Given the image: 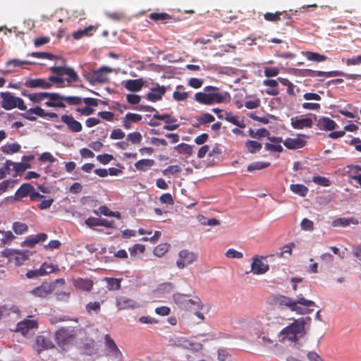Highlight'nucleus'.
Masks as SVG:
<instances>
[{
  "label": "nucleus",
  "mask_w": 361,
  "mask_h": 361,
  "mask_svg": "<svg viewBox=\"0 0 361 361\" xmlns=\"http://www.w3.org/2000/svg\"><path fill=\"white\" fill-rule=\"evenodd\" d=\"M227 93L224 94L220 92V90L214 86H206L202 92L195 94L194 99L204 105H212L224 102Z\"/></svg>",
  "instance_id": "f257e3e1"
},
{
  "label": "nucleus",
  "mask_w": 361,
  "mask_h": 361,
  "mask_svg": "<svg viewBox=\"0 0 361 361\" xmlns=\"http://www.w3.org/2000/svg\"><path fill=\"white\" fill-rule=\"evenodd\" d=\"M310 319V317H306L295 320L291 324L281 330L282 340L295 341L298 336L303 332L307 321Z\"/></svg>",
  "instance_id": "f03ea898"
},
{
  "label": "nucleus",
  "mask_w": 361,
  "mask_h": 361,
  "mask_svg": "<svg viewBox=\"0 0 361 361\" xmlns=\"http://www.w3.org/2000/svg\"><path fill=\"white\" fill-rule=\"evenodd\" d=\"M76 336V331L72 327H62L55 334V341L57 345L63 349L67 348Z\"/></svg>",
  "instance_id": "7ed1b4c3"
},
{
  "label": "nucleus",
  "mask_w": 361,
  "mask_h": 361,
  "mask_svg": "<svg viewBox=\"0 0 361 361\" xmlns=\"http://www.w3.org/2000/svg\"><path fill=\"white\" fill-rule=\"evenodd\" d=\"M188 298V295L180 294L179 293H176L173 295L174 302L181 309H202L203 304L198 297H195L191 299Z\"/></svg>",
  "instance_id": "20e7f679"
},
{
  "label": "nucleus",
  "mask_w": 361,
  "mask_h": 361,
  "mask_svg": "<svg viewBox=\"0 0 361 361\" xmlns=\"http://www.w3.org/2000/svg\"><path fill=\"white\" fill-rule=\"evenodd\" d=\"M169 343L171 345L188 349L195 353L199 352L203 348L202 343H195L192 340L183 336H173L170 338Z\"/></svg>",
  "instance_id": "39448f33"
},
{
  "label": "nucleus",
  "mask_w": 361,
  "mask_h": 361,
  "mask_svg": "<svg viewBox=\"0 0 361 361\" xmlns=\"http://www.w3.org/2000/svg\"><path fill=\"white\" fill-rule=\"evenodd\" d=\"M104 344L106 346V356L111 357L116 361H121L123 355L114 341L109 334L104 336Z\"/></svg>",
  "instance_id": "423d86ee"
},
{
  "label": "nucleus",
  "mask_w": 361,
  "mask_h": 361,
  "mask_svg": "<svg viewBox=\"0 0 361 361\" xmlns=\"http://www.w3.org/2000/svg\"><path fill=\"white\" fill-rule=\"evenodd\" d=\"M111 72H113V69L111 68L102 66L99 69L90 73L87 77V80L92 84L104 82L108 80V75Z\"/></svg>",
  "instance_id": "0eeeda50"
},
{
  "label": "nucleus",
  "mask_w": 361,
  "mask_h": 361,
  "mask_svg": "<svg viewBox=\"0 0 361 361\" xmlns=\"http://www.w3.org/2000/svg\"><path fill=\"white\" fill-rule=\"evenodd\" d=\"M31 316H27V319L19 322L16 327V331L21 333L23 336L29 334L30 330L37 329L38 328L37 322L35 319H30Z\"/></svg>",
  "instance_id": "6e6552de"
},
{
  "label": "nucleus",
  "mask_w": 361,
  "mask_h": 361,
  "mask_svg": "<svg viewBox=\"0 0 361 361\" xmlns=\"http://www.w3.org/2000/svg\"><path fill=\"white\" fill-rule=\"evenodd\" d=\"M196 259V254L187 250H183L179 252L176 265L179 269H183L185 267L192 264Z\"/></svg>",
  "instance_id": "1a4fd4ad"
},
{
  "label": "nucleus",
  "mask_w": 361,
  "mask_h": 361,
  "mask_svg": "<svg viewBox=\"0 0 361 361\" xmlns=\"http://www.w3.org/2000/svg\"><path fill=\"white\" fill-rule=\"evenodd\" d=\"M61 60L62 61V65L54 66L53 67H51V71L59 75H63V74H65L68 75L71 80L76 81L78 76L75 71L73 68L66 67L65 66V61L63 59H61Z\"/></svg>",
  "instance_id": "9d476101"
},
{
  "label": "nucleus",
  "mask_w": 361,
  "mask_h": 361,
  "mask_svg": "<svg viewBox=\"0 0 361 361\" xmlns=\"http://www.w3.org/2000/svg\"><path fill=\"white\" fill-rule=\"evenodd\" d=\"M278 302L280 305H284L288 307L290 310L295 311L297 313L301 314L309 313V312L305 311V307H301L300 306L298 305L297 302L290 298L281 295L278 298Z\"/></svg>",
  "instance_id": "9b49d317"
},
{
  "label": "nucleus",
  "mask_w": 361,
  "mask_h": 361,
  "mask_svg": "<svg viewBox=\"0 0 361 361\" xmlns=\"http://www.w3.org/2000/svg\"><path fill=\"white\" fill-rule=\"evenodd\" d=\"M55 271L53 265L43 263L41 267L35 270H30L26 273V276L28 279H35L39 276H45L48 274L52 273Z\"/></svg>",
  "instance_id": "f8f14e48"
},
{
  "label": "nucleus",
  "mask_w": 361,
  "mask_h": 361,
  "mask_svg": "<svg viewBox=\"0 0 361 361\" xmlns=\"http://www.w3.org/2000/svg\"><path fill=\"white\" fill-rule=\"evenodd\" d=\"M269 266L264 264L257 256L252 258V263L251 264L250 271H246L245 274H248L252 272L255 275L264 274L269 271Z\"/></svg>",
  "instance_id": "ddd939ff"
},
{
  "label": "nucleus",
  "mask_w": 361,
  "mask_h": 361,
  "mask_svg": "<svg viewBox=\"0 0 361 361\" xmlns=\"http://www.w3.org/2000/svg\"><path fill=\"white\" fill-rule=\"evenodd\" d=\"M52 341L44 336H37L36 337L35 343L34 348L39 354L42 351L51 349L54 347Z\"/></svg>",
  "instance_id": "4468645a"
},
{
  "label": "nucleus",
  "mask_w": 361,
  "mask_h": 361,
  "mask_svg": "<svg viewBox=\"0 0 361 361\" xmlns=\"http://www.w3.org/2000/svg\"><path fill=\"white\" fill-rule=\"evenodd\" d=\"M166 92L165 86H160L157 84L156 87H152L151 91L147 94L146 99L150 102H156L162 99Z\"/></svg>",
  "instance_id": "2eb2a0df"
},
{
  "label": "nucleus",
  "mask_w": 361,
  "mask_h": 361,
  "mask_svg": "<svg viewBox=\"0 0 361 361\" xmlns=\"http://www.w3.org/2000/svg\"><path fill=\"white\" fill-rule=\"evenodd\" d=\"M85 225L88 227L93 228L94 226H102L106 228H115L116 226L113 221H109L106 219H97L89 217L85 221Z\"/></svg>",
  "instance_id": "dca6fc26"
},
{
  "label": "nucleus",
  "mask_w": 361,
  "mask_h": 361,
  "mask_svg": "<svg viewBox=\"0 0 361 361\" xmlns=\"http://www.w3.org/2000/svg\"><path fill=\"white\" fill-rule=\"evenodd\" d=\"M61 121L66 123L69 130L73 133H79L82 130V124L74 119L71 115H63L61 118Z\"/></svg>",
  "instance_id": "f3484780"
},
{
  "label": "nucleus",
  "mask_w": 361,
  "mask_h": 361,
  "mask_svg": "<svg viewBox=\"0 0 361 361\" xmlns=\"http://www.w3.org/2000/svg\"><path fill=\"white\" fill-rule=\"evenodd\" d=\"M291 126L294 129H303L304 128H311L312 120L308 117L296 116L290 119Z\"/></svg>",
  "instance_id": "a211bd4d"
},
{
  "label": "nucleus",
  "mask_w": 361,
  "mask_h": 361,
  "mask_svg": "<svg viewBox=\"0 0 361 361\" xmlns=\"http://www.w3.org/2000/svg\"><path fill=\"white\" fill-rule=\"evenodd\" d=\"M0 97L2 99L1 106L6 110H11L16 108V101L17 97H14L11 93L1 92Z\"/></svg>",
  "instance_id": "6ab92c4d"
},
{
  "label": "nucleus",
  "mask_w": 361,
  "mask_h": 361,
  "mask_svg": "<svg viewBox=\"0 0 361 361\" xmlns=\"http://www.w3.org/2000/svg\"><path fill=\"white\" fill-rule=\"evenodd\" d=\"M25 85L30 88H42L49 89L52 85L51 82L47 81L45 79L36 78V79H28L26 80Z\"/></svg>",
  "instance_id": "aec40b11"
},
{
  "label": "nucleus",
  "mask_w": 361,
  "mask_h": 361,
  "mask_svg": "<svg viewBox=\"0 0 361 361\" xmlns=\"http://www.w3.org/2000/svg\"><path fill=\"white\" fill-rule=\"evenodd\" d=\"M54 290L53 284L43 283L40 286L34 288L32 293L35 296L44 298Z\"/></svg>",
  "instance_id": "412c9836"
},
{
  "label": "nucleus",
  "mask_w": 361,
  "mask_h": 361,
  "mask_svg": "<svg viewBox=\"0 0 361 361\" xmlns=\"http://www.w3.org/2000/svg\"><path fill=\"white\" fill-rule=\"evenodd\" d=\"M144 85V82L142 78L139 79H130L124 82V87L129 91L138 92Z\"/></svg>",
  "instance_id": "4be33fe9"
},
{
  "label": "nucleus",
  "mask_w": 361,
  "mask_h": 361,
  "mask_svg": "<svg viewBox=\"0 0 361 361\" xmlns=\"http://www.w3.org/2000/svg\"><path fill=\"white\" fill-rule=\"evenodd\" d=\"M305 140L301 139L300 137L297 138H287L283 141V145L288 149H296L302 148L305 145Z\"/></svg>",
  "instance_id": "5701e85b"
},
{
  "label": "nucleus",
  "mask_w": 361,
  "mask_h": 361,
  "mask_svg": "<svg viewBox=\"0 0 361 361\" xmlns=\"http://www.w3.org/2000/svg\"><path fill=\"white\" fill-rule=\"evenodd\" d=\"M116 306L119 310L128 308L134 309L137 307L135 301L124 296H121L116 298Z\"/></svg>",
  "instance_id": "b1692460"
},
{
  "label": "nucleus",
  "mask_w": 361,
  "mask_h": 361,
  "mask_svg": "<svg viewBox=\"0 0 361 361\" xmlns=\"http://www.w3.org/2000/svg\"><path fill=\"white\" fill-rule=\"evenodd\" d=\"M317 126L321 130H332L336 128V123L327 117H322L318 119L317 123Z\"/></svg>",
  "instance_id": "393cba45"
},
{
  "label": "nucleus",
  "mask_w": 361,
  "mask_h": 361,
  "mask_svg": "<svg viewBox=\"0 0 361 361\" xmlns=\"http://www.w3.org/2000/svg\"><path fill=\"white\" fill-rule=\"evenodd\" d=\"M35 190V188L30 183H23L16 192V199L18 200L27 195H30L32 191Z\"/></svg>",
  "instance_id": "a878e982"
},
{
  "label": "nucleus",
  "mask_w": 361,
  "mask_h": 361,
  "mask_svg": "<svg viewBox=\"0 0 361 361\" xmlns=\"http://www.w3.org/2000/svg\"><path fill=\"white\" fill-rule=\"evenodd\" d=\"M358 220L355 219L354 217H350V218H345V217H340L337 218L332 222V226L334 227L341 226V227H346L349 226L350 224H353L354 225L358 224Z\"/></svg>",
  "instance_id": "bb28decb"
},
{
  "label": "nucleus",
  "mask_w": 361,
  "mask_h": 361,
  "mask_svg": "<svg viewBox=\"0 0 361 361\" xmlns=\"http://www.w3.org/2000/svg\"><path fill=\"white\" fill-rule=\"evenodd\" d=\"M295 301L297 302L298 305L301 307H305V311H307L309 313L313 311V309H310V307L317 306L314 301L305 299L302 294L298 295L297 300Z\"/></svg>",
  "instance_id": "cd10ccee"
},
{
  "label": "nucleus",
  "mask_w": 361,
  "mask_h": 361,
  "mask_svg": "<svg viewBox=\"0 0 361 361\" xmlns=\"http://www.w3.org/2000/svg\"><path fill=\"white\" fill-rule=\"evenodd\" d=\"M33 103H40L42 100H44L45 98H49L51 101L54 102L56 100V98L59 97L56 93H51V92H40V93H35L34 94V96H32Z\"/></svg>",
  "instance_id": "c85d7f7f"
},
{
  "label": "nucleus",
  "mask_w": 361,
  "mask_h": 361,
  "mask_svg": "<svg viewBox=\"0 0 361 361\" xmlns=\"http://www.w3.org/2000/svg\"><path fill=\"white\" fill-rule=\"evenodd\" d=\"M15 238L16 236L11 231H4L0 230V247L10 245Z\"/></svg>",
  "instance_id": "c756f323"
},
{
  "label": "nucleus",
  "mask_w": 361,
  "mask_h": 361,
  "mask_svg": "<svg viewBox=\"0 0 361 361\" xmlns=\"http://www.w3.org/2000/svg\"><path fill=\"white\" fill-rule=\"evenodd\" d=\"M153 159H142L135 163L134 166L137 170L146 171L154 164Z\"/></svg>",
  "instance_id": "7c9ffc66"
},
{
  "label": "nucleus",
  "mask_w": 361,
  "mask_h": 361,
  "mask_svg": "<svg viewBox=\"0 0 361 361\" xmlns=\"http://www.w3.org/2000/svg\"><path fill=\"white\" fill-rule=\"evenodd\" d=\"M336 76H344L346 79L357 80L361 78V74H349L339 71H332L326 73V78H331Z\"/></svg>",
  "instance_id": "2f4dec72"
},
{
  "label": "nucleus",
  "mask_w": 361,
  "mask_h": 361,
  "mask_svg": "<svg viewBox=\"0 0 361 361\" xmlns=\"http://www.w3.org/2000/svg\"><path fill=\"white\" fill-rule=\"evenodd\" d=\"M74 285L77 288L87 291L92 288V282L89 279H78L75 280Z\"/></svg>",
  "instance_id": "473e14b6"
},
{
  "label": "nucleus",
  "mask_w": 361,
  "mask_h": 361,
  "mask_svg": "<svg viewBox=\"0 0 361 361\" xmlns=\"http://www.w3.org/2000/svg\"><path fill=\"white\" fill-rule=\"evenodd\" d=\"M59 97L56 98V101L58 100H63L68 102L70 105H78L80 104L82 99L79 97H75V96H62L59 93H56Z\"/></svg>",
  "instance_id": "72a5a7b5"
},
{
  "label": "nucleus",
  "mask_w": 361,
  "mask_h": 361,
  "mask_svg": "<svg viewBox=\"0 0 361 361\" xmlns=\"http://www.w3.org/2000/svg\"><path fill=\"white\" fill-rule=\"evenodd\" d=\"M290 190L301 197H305L308 192V188L302 184H291Z\"/></svg>",
  "instance_id": "f704fd0d"
},
{
  "label": "nucleus",
  "mask_w": 361,
  "mask_h": 361,
  "mask_svg": "<svg viewBox=\"0 0 361 361\" xmlns=\"http://www.w3.org/2000/svg\"><path fill=\"white\" fill-rule=\"evenodd\" d=\"M20 145L18 143L6 144L1 147L4 153L10 154L18 152L20 150Z\"/></svg>",
  "instance_id": "c9c22d12"
},
{
  "label": "nucleus",
  "mask_w": 361,
  "mask_h": 361,
  "mask_svg": "<svg viewBox=\"0 0 361 361\" xmlns=\"http://www.w3.org/2000/svg\"><path fill=\"white\" fill-rule=\"evenodd\" d=\"M245 146L250 153L254 154L262 149V144L257 141L248 140L245 142Z\"/></svg>",
  "instance_id": "e433bc0d"
},
{
  "label": "nucleus",
  "mask_w": 361,
  "mask_h": 361,
  "mask_svg": "<svg viewBox=\"0 0 361 361\" xmlns=\"http://www.w3.org/2000/svg\"><path fill=\"white\" fill-rule=\"evenodd\" d=\"M174 288V286L172 283H164L160 284L155 292L159 294H166L171 293Z\"/></svg>",
  "instance_id": "4c0bfd02"
},
{
  "label": "nucleus",
  "mask_w": 361,
  "mask_h": 361,
  "mask_svg": "<svg viewBox=\"0 0 361 361\" xmlns=\"http://www.w3.org/2000/svg\"><path fill=\"white\" fill-rule=\"evenodd\" d=\"M223 119H225L226 121L233 123V125L240 128H245V124L243 123L240 122L236 116H234L232 115L230 112H224V117Z\"/></svg>",
  "instance_id": "58836bf2"
},
{
  "label": "nucleus",
  "mask_w": 361,
  "mask_h": 361,
  "mask_svg": "<svg viewBox=\"0 0 361 361\" xmlns=\"http://www.w3.org/2000/svg\"><path fill=\"white\" fill-rule=\"evenodd\" d=\"M183 85H178L176 90L173 93V99L176 102L185 101L188 97V94L186 92H179V89H183Z\"/></svg>",
  "instance_id": "ea45409f"
},
{
  "label": "nucleus",
  "mask_w": 361,
  "mask_h": 361,
  "mask_svg": "<svg viewBox=\"0 0 361 361\" xmlns=\"http://www.w3.org/2000/svg\"><path fill=\"white\" fill-rule=\"evenodd\" d=\"M304 55L309 61H312L321 62L326 59V56L324 55L312 51H306L304 53Z\"/></svg>",
  "instance_id": "a19ab883"
},
{
  "label": "nucleus",
  "mask_w": 361,
  "mask_h": 361,
  "mask_svg": "<svg viewBox=\"0 0 361 361\" xmlns=\"http://www.w3.org/2000/svg\"><path fill=\"white\" fill-rule=\"evenodd\" d=\"M249 135L252 138H260V137H265L267 136L270 135V133L266 129V128H260L258 129L257 131H254L252 129H250Z\"/></svg>",
  "instance_id": "79ce46f5"
},
{
  "label": "nucleus",
  "mask_w": 361,
  "mask_h": 361,
  "mask_svg": "<svg viewBox=\"0 0 361 361\" xmlns=\"http://www.w3.org/2000/svg\"><path fill=\"white\" fill-rule=\"evenodd\" d=\"M12 228L17 235H21L28 230V226L24 223L16 221L13 224Z\"/></svg>",
  "instance_id": "37998d69"
},
{
  "label": "nucleus",
  "mask_w": 361,
  "mask_h": 361,
  "mask_svg": "<svg viewBox=\"0 0 361 361\" xmlns=\"http://www.w3.org/2000/svg\"><path fill=\"white\" fill-rule=\"evenodd\" d=\"M175 149L180 154L191 155L192 154V147L186 143H180L175 147Z\"/></svg>",
  "instance_id": "c03bdc74"
},
{
  "label": "nucleus",
  "mask_w": 361,
  "mask_h": 361,
  "mask_svg": "<svg viewBox=\"0 0 361 361\" xmlns=\"http://www.w3.org/2000/svg\"><path fill=\"white\" fill-rule=\"evenodd\" d=\"M295 246L294 243H290L281 248L280 252L276 253L275 255L278 257H283L285 254L290 255L292 254V250Z\"/></svg>",
  "instance_id": "a18cd8bd"
},
{
  "label": "nucleus",
  "mask_w": 361,
  "mask_h": 361,
  "mask_svg": "<svg viewBox=\"0 0 361 361\" xmlns=\"http://www.w3.org/2000/svg\"><path fill=\"white\" fill-rule=\"evenodd\" d=\"M142 140V135L139 132H133L127 135L126 140L132 144H139Z\"/></svg>",
  "instance_id": "49530a36"
},
{
  "label": "nucleus",
  "mask_w": 361,
  "mask_h": 361,
  "mask_svg": "<svg viewBox=\"0 0 361 361\" xmlns=\"http://www.w3.org/2000/svg\"><path fill=\"white\" fill-rule=\"evenodd\" d=\"M270 165L268 162L256 161L250 164L247 166V171L250 172L255 170H260L268 167Z\"/></svg>",
  "instance_id": "de8ad7c7"
},
{
  "label": "nucleus",
  "mask_w": 361,
  "mask_h": 361,
  "mask_svg": "<svg viewBox=\"0 0 361 361\" xmlns=\"http://www.w3.org/2000/svg\"><path fill=\"white\" fill-rule=\"evenodd\" d=\"M34 63L28 61H20L19 59H12L9 60L6 63V66H13V67H23L24 65H30L33 64Z\"/></svg>",
  "instance_id": "09e8293b"
},
{
  "label": "nucleus",
  "mask_w": 361,
  "mask_h": 361,
  "mask_svg": "<svg viewBox=\"0 0 361 361\" xmlns=\"http://www.w3.org/2000/svg\"><path fill=\"white\" fill-rule=\"evenodd\" d=\"M196 118L201 124L211 123L215 120L214 116L209 113H204Z\"/></svg>",
  "instance_id": "8fccbe9b"
},
{
  "label": "nucleus",
  "mask_w": 361,
  "mask_h": 361,
  "mask_svg": "<svg viewBox=\"0 0 361 361\" xmlns=\"http://www.w3.org/2000/svg\"><path fill=\"white\" fill-rule=\"evenodd\" d=\"M30 56L35 58L47 59L49 60H54L56 58V56L47 52H32L30 54Z\"/></svg>",
  "instance_id": "3c124183"
},
{
  "label": "nucleus",
  "mask_w": 361,
  "mask_h": 361,
  "mask_svg": "<svg viewBox=\"0 0 361 361\" xmlns=\"http://www.w3.org/2000/svg\"><path fill=\"white\" fill-rule=\"evenodd\" d=\"M169 247V245L166 243L160 244L155 247V249L154 250V253L157 257H161L168 251Z\"/></svg>",
  "instance_id": "603ef678"
},
{
  "label": "nucleus",
  "mask_w": 361,
  "mask_h": 361,
  "mask_svg": "<svg viewBox=\"0 0 361 361\" xmlns=\"http://www.w3.org/2000/svg\"><path fill=\"white\" fill-rule=\"evenodd\" d=\"M312 181L319 185H322V186H324V187H327V186L330 185V180L328 178H326V177H323V176H314L312 178Z\"/></svg>",
  "instance_id": "864d4df0"
},
{
  "label": "nucleus",
  "mask_w": 361,
  "mask_h": 361,
  "mask_svg": "<svg viewBox=\"0 0 361 361\" xmlns=\"http://www.w3.org/2000/svg\"><path fill=\"white\" fill-rule=\"evenodd\" d=\"M86 310L89 314L92 312L98 313L100 310V302H90L86 305Z\"/></svg>",
  "instance_id": "5fc2aeb1"
},
{
  "label": "nucleus",
  "mask_w": 361,
  "mask_h": 361,
  "mask_svg": "<svg viewBox=\"0 0 361 361\" xmlns=\"http://www.w3.org/2000/svg\"><path fill=\"white\" fill-rule=\"evenodd\" d=\"M99 212L106 216H116L117 218L121 217V214L118 212H114L110 211L106 206H101L99 208Z\"/></svg>",
  "instance_id": "6e6d98bb"
},
{
  "label": "nucleus",
  "mask_w": 361,
  "mask_h": 361,
  "mask_svg": "<svg viewBox=\"0 0 361 361\" xmlns=\"http://www.w3.org/2000/svg\"><path fill=\"white\" fill-rule=\"evenodd\" d=\"M13 167L17 173H22L24 172L26 169L31 168V164L28 163L14 162V165Z\"/></svg>",
  "instance_id": "4d7b16f0"
},
{
  "label": "nucleus",
  "mask_w": 361,
  "mask_h": 361,
  "mask_svg": "<svg viewBox=\"0 0 361 361\" xmlns=\"http://www.w3.org/2000/svg\"><path fill=\"white\" fill-rule=\"evenodd\" d=\"M265 319L267 322V325L283 324L282 322L283 321V318L280 317H274V316H272L271 314L268 315Z\"/></svg>",
  "instance_id": "13d9d810"
},
{
  "label": "nucleus",
  "mask_w": 361,
  "mask_h": 361,
  "mask_svg": "<svg viewBox=\"0 0 361 361\" xmlns=\"http://www.w3.org/2000/svg\"><path fill=\"white\" fill-rule=\"evenodd\" d=\"M93 29L92 26H89L88 27H86L84 30H78L75 32H73V36L75 39H79L84 35H90L89 34V32Z\"/></svg>",
  "instance_id": "bf43d9fd"
},
{
  "label": "nucleus",
  "mask_w": 361,
  "mask_h": 361,
  "mask_svg": "<svg viewBox=\"0 0 361 361\" xmlns=\"http://www.w3.org/2000/svg\"><path fill=\"white\" fill-rule=\"evenodd\" d=\"M218 360L219 361H231V355L226 349L220 348L218 350Z\"/></svg>",
  "instance_id": "052dcab7"
},
{
  "label": "nucleus",
  "mask_w": 361,
  "mask_h": 361,
  "mask_svg": "<svg viewBox=\"0 0 361 361\" xmlns=\"http://www.w3.org/2000/svg\"><path fill=\"white\" fill-rule=\"evenodd\" d=\"M107 286L110 290H118L121 288V281L117 279H109L107 281Z\"/></svg>",
  "instance_id": "680f3d73"
},
{
  "label": "nucleus",
  "mask_w": 361,
  "mask_h": 361,
  "mask_svg": "<svg viewBox=\"0 0 361 361\" xmlns=\"http://www.w3.org/2000/svg\"><path fill=\"white\" fill-rule=\"evenodd\" d=\"M145 250V246L142 244H135L129 248V252L132 256L136 255L137 252L143 253Z\"/></svg>",
  "instance_id": "e2e57ef3"
},
{
  "label": "nucleus",
  "mask_w": 361,
  "mask_h": 361,
  "mask_svg": "<svg viewBox=\"0 0 361 361\" xmlns=\"http://www.w3.org/2000/svg\"><path fill=\"white\" fill-rule=\"evenodd\" d=\"M225 255L228 258L241 259L243 257V254L242 252L233 248L228 249Z\"/></svg>",
  "instance_id": "0e129e2a"
},
{
  "label": "nucleus",
  "mask_w": 361,
  "mask_h": 361,
  "mask_svg": "<svg viewBox=\"0 0 361 361\" xmlns=\"http://www.w3.org/2000/svg\"><path fill=\"white\" fill-rule=\"evenodd\" d=\"M300 227L305 231H312L314 228L313 222L308 219H303L300 223Z\"/></svg>",
  "instance_id": "69168bd1"
},
{
  "label": "nucleus",
  "mask_w": 361,
  "mask_h": 361,
  "mask_svg": "<svg viewBox=\"0 0 361 361\" xmlns=\"http://www.w3.org/2000/svg\"><path fill=\"white\" fill-rule=\"evenodd\" d=\"M125 133L120 128L114 129L112 130L110 138L112 140H121L125 137Z\"/></svg>",
  "instance_id": "338daca9"
},
{
  "label": "nucleus",
  "mask_w": 361,
  "mask_h": 361,
  "mask_svg": "<svg viewBox=\"0 0 361 361\" xmlns=\"http://www.w3.org/2000/svg\"><path fill=\"white\" fill-rule=\"evenodd\" d=\"M127 102L130 104H138L141 101V97L138 94H128L126 96Z\"/></svg>",
  "instance_id": "774afa93"
}]
</instances>
